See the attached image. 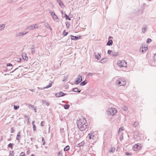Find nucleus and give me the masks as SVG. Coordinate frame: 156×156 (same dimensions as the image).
<instances>
[{
    "label": "nucleus",
    "instance_id": "2",
    "mask_svg": "<svg viewBox=\"0 0 156 156\" xmlns=\"http://www.w3.org/2000/svg\"><path fill=\"white\" fill-rule=\"evenodd\" d=\"M117 84L119 86H124L126 84V81L124 78H119L116 81Z\"/></svg>",
    "mask_w": 156,
    "mask_h": 156
},
{
    "label": "nucleus",
    "instance_id": "29",
    "mask_svg": "<svg viewBox=\"0 0 156 156\" xmlns=\"http://www.w3.org/2000/svg\"><path fill=\"white\" fill-rule=\"evenodd\" d=\"M42 102L43 104H45L46 105H47L48 106L49 105V103L48 102L46 101L45 100H42Z\"/></svg>",
    "mask_w": 156,
    "mask_h": 156
},
{
    "label": "nucleus",
    "instance_id": "63",
    "mask_svg": "<svg viewBox=\"0 0 156 156\" xmlns=\"http://www.w3.org/2000/svg\"><path fill=\"white\" fill-rule=\"evenodd\" d=\"M30 153V151H29V150L27 152V154H29V153Z\"/></svg>",
    "mask_w": 156,
    "mask_h": 156
},
{
    "label": "nucleus",
    "instance_id": "18",
    "mask_svg": "<svg viewBox=\"0 0 156 156\" xmlns=\"http://www.w3.org/2000/svg\"><path fill=\"white\" fill-rule=\"evenodd\" d=\"M147 49V48L146 47L140 48V51L142 52H144Z\"/></svg>",
    "mask_w": 156,
    "mask_h": 156
},
{
    "label": "nucleus",
    "instance_id": "21",
    "mask_svg": "<svg viewBox=\"0 0 156 156\" xmlns=\"http://www.w3.org/2000/svg\"><path fill=\"white\" fill-rule=\"evenodd\" d=\"M73 92H78L80 93L81 92L80 90H79V89L77 88H75L73 89Z\"/></svg>",
    "mask_w": 156,
    "mask_h": 156
},
{
    "label": "nucleus",
    "instance_id": "36",
    "mask_svg": "<svg viewBox=\"0 0 156 156\" xmlns=\"http://www.w3.org/2000/svg\"><path fill=\"white\" fill-rule=\"evenodd\" d=\"M19 108V105H14V109L15 110H16L18 109Z\"/></svg>",
    "mask_w": 156,
    "mask_h": 156
},
{
    "label": "nucleus",
    "instance_id": "48",
    "mask_svg": "<svg viewBox=\"0 0 156 156\" xmlns=\"http://www.w3.org/2000/svg\"><path fill=\"white\" fill-rule=\"evenodd\" d=\"M42 141L43 143V145H44L45 144V141L44 139V137H42Z\"/></svg>",
    "mask_w": 156,
    "mask_h": 156
},
{
    "label": "nucleus",
    "instance_id": "51",
    "mask_svg": "<svg viewBox=\"0 0 156 156\" xmlns=\"http://www.w3.org/2000/svg\"><path fill=\"white\" fill-rule=\"evenodd\" d=\"M31 53L32 54H34L35 53V50H34V49H32Z\"/></svg>",
    "mask_w": 156,
    "mask_h": 156
},
{
    "label": "nucleus",
    "instance_id": "33",
    "mask_svg": "<svg viewBox=\"0 0 156 156\" xmlns=\"http://www.w3.org/2000/svg\"><path fill=\"white\" fill-rule=\"evenodd\" d=\"M84 144V141H83L81 142V143H80L78 145L79 146L81 147L83 146Z\"/></svg>",
    "mask_w": 156,
    "mask_h": 156
},
{
    "label": "nucleus",
    "instance_id": "50",
    "mask_svg": "<svg viewBox=\"0 0 156 156\" xmlns=\"http://www.w3.org/2000/svg\"><path fill=\"white\" fill-rule=\"evenodd\" d=\"M66 20H71V18H70L68 16H67V17H65Z\"/></svg>",
    "mask_w": 156,
    "mask_h": 156
},
{
    "label": "nucleus",
    "instance_id": "4",
    "mask_svg": "<svg viewBox=\"0 0 156 156\" xmlns=\"http://www.w3.org/2000/svg\"><path fill=\"white\" fill-rule=\"evenodd\" d=\"M117 64L120 67H126V62L123 60L118 61Z\"/></svg>",
    "mask_w": 156,
    "mask_h": 156
},
{
    "label": "nucleus",
    "instance_id": "16",
    "mask_svg": "<svg viewBox=\"0 0 156 156\" xmlns=\"http://www.w3.org/2000/svg\"><path fill=\"white\" fill-rule=\"evenodd\" d=\"M27 32H20L16 34V37H19L20 36H21L22 35H24L26 34H27Z\"/></svg>",
    "mask_w": 156,
    "mask_h": 156
},
{
    "label": "nucleus",
    "instance_id": "13",
    "mask_svg": "<svg viewBox=\"0 0 156 156\" xmlns=\"http://www.w3.org/2000/svg\"><path fill=\"white\" fill-rule=\"evenodd\" d=\"M119 55V53L118 51H112V55L114 57H116Z\"/></svg>",
    "mask_w": 156,
    "mask_h": 156
},
{
    "label": "nucleus",
    "instance_id": "7",
    "mask_svg": "<svg viewBox=\"0 0 156 156\" xmlns=\"http://www.w3.org/2000/svg\"><path fill=\"white\" fill-rule=\"evenodd\" d=\"M82 81V77L81 75H79L78 76V78L74 82L75 84H79Z\"/></svg>",
    "mask_w": 156,
    "mask_h": 156
},
{
    "label": "nucleus",
    "instance_id": "59",
    "mask_svg": "<svg viewBox=\"0 0 156 156\" xmlns=\"http://www.w3.org/2000/svg\"><path fill=\"white\" fill-rule=\"evenodd\" d=\"M35 121H32V124L33 126L35 125L34 124V123H35Z\"/></svg>",
    "mask_w": 156,
    "mask_h": 156
},
{
    "label": "nucleus",
    "instance_id": "43",
    "mask_svg": "<svg viewBox=\"0 0 156 156\" xmlns=\"http://www.w3.org/2000/svg\"><path fill=\"white\" fill-rule=\"evenodd\" d=\"M94 74V73H89L87 75V76H92Z\"/></svg>",
    "mask_w": 156,
    "mask_h": 156
},
{
    "label": "nucleus",
    "instance_id": "12",
    "mask_svg": "<svg viewBox=\"0 0 156 156\" xmlns=\"http://www.w3.org/2000/svg\"><path fill=\"white\" fill-rule=\"evenodd\" d=\"M23 58V60L25 61H27L28 59V57L27 55L25 53H23L22 54Z\"/></svg>",
    "mask_w": 156,
    "mask_h": 156
},
{
    "label": "nucleus",
    "instance_id": "5",
    "mask_svg": "<svg viewBox=\"0 0 156 156\" xmlns=\"http://www.w3.org/2000/svg\"><path fill=\"white\" fill-rule=\"evenodd\" d=\"M75 132L74 131L71 130L68 133V137L70 139L73 138L75 136Z\"/></svg>",
    "mask_w": 156,
    "mask_h": 156
},
{
    "label": "nucleus",
    "instance_id": "34",
    "mask_svg": "<svg viewBox=\"0 0 156 156\" xmlns=\"http://www.w3.org/2000/svg\"><path fill=\"white\" fill-rule=\"evenodd\" d=\"M66 28H69L70 25V23L68 22H66Z\"/></svg>",
    "mask_w": 156,
    "mask_h": 156
},
{
    "label": "nucleus",
    "instance_id": "44",
    "mask_svg": "<svg viewBox=\"0 0 156 156\" xmlns=\"http://www.w3.org/2000/svg\"><path fill=\"white\" fill-rule=\"evenodd\" d=\"M20 156H25V154L24 152H22L20 154Z\"/></svg>",
    "mask_w": 156,
    "mask_h": 156
},
{
    "label": "nucleus",
    "instance_id": "10",
    "mask_svg": "<svg viewBox=\"0 0 156 156\" xmlns=\"http://www.w3.org/2000/svg\"><path fill=\"white\" fill-rule=\"evenodd\" d=\"M49 12L51 14V15L52 18L54 19V20L58 19V17L57 16L55 15V13L53 12L52 11L50 10L49 11Z\"/></svg>",
    "mask_w": 156,
    "mask_h": 156
},
{
    "label": "nucleus",
    "instance_id": "22",
    "mask_svg": "<svg viewBox=\"0 0 156 156\" xmlns=\"http://www.w3.org/2000/svg\"><path fill=\"white\" fill-rule=\"evenodd\" d=\"M5 25L4 24H0V31L5 27Z\"/></svg>",
    "mask_w": 156,
    "mask_h": 156
},
{
    "label": "nucleus",
    "instance_id": "42",
    "mask_svg": "<svg viewBox=\"0 0 156 156\" xmlns=\"http://www.w3.org/2000/svg\"><path fill=\"white\" fill-rule=\"evenodd\" d=\"M151 40L150 38H148L147 40V43H149L151 41Z\"/></svg>",
    "mask_w": 156,
    "mask_h": 156
},
{
    "label": "nucleus",
    "instance_id": "55",
    "mask_svg": "<svg viewBox=\"0 0 156 156\" xmlns=\"http://www.w3.org/2000/svg\"><path fill=\"white\" fill-rule=\"evenodd\" d=\"M33 129L34 131H35L36 130V126L35 125L33 126Z\"/></svg>",
    "mask_w": 156,
    "mask_h": 156
},
{
    "label": "nucleus",
    "instance_id": "56",
    "mask_svg": "<svg viewBox=\"0 0 156 156\" xmlns=\"http://www.w3.org/2000/svg\"><path fill=\"white\" fill-rule=\"evenodd\" d=\"M89 139H90L91 138V136H92V135H91L90 134H89L88 135Z\"/></svg>",
    "mask_w": 156,
    "mask_h": 156
},
{
    "label": "nucleus",
    "instance_id": "58",
    "mask_svg": "<svg viewBox=\"0 0 156 156\" xmlns=\"http://www.w3.org/2000/svg\"><path fill=\"white\" fill-rule=\"evenodd\" d=\"M29 90H30L32 92H34L35 91V89H29Z\"/></svg>",
    "mask_w": 156,
    "mask_h": 156
},
{
    "label": "nucleus",
    "instance_id": "46",
    "mask_svg": "<svg viewBox=\"0 0 156 156\" xmlns=\"http://www.w3.org/2000/svg\"><path fill=\"white\" fill-rule=\"evenodd\" d=\"M138 145L137 144H136L134 147H133V148L134 149L135 148H136V149H138Z\"/></svg>",
    "mask_w": 156,
    "mask_h": 156
},
{
    "label": "nucleus",
    "instance_id": "39",
    "mask_svg": "<svg viewBox=\"0 0 156 156\" xmlns=\"http://www.w3.org/2000/svg\"><path fill=\"white\" fill-rule=\"evenodd\" d=\"M146 27H143L142 28V32L143 33H144L146 31Z\"/></svg>",
    "mask_w": 156,
    "mask_h": 156
},
{
    "label": "nucleus",
    "instance_id": "15",
    "mask_svg": "<svg viewBox=\"0 0 156 156\" xmlns=\"http://www.w3.org/2000/svg\"><path fill=\"white\" fill-rule=\"evenodd\" d=\"M29 29L30 30H34L35 29V27L33 25H32L28 26L26 29Z\"/></svg>",
    "mask_w": 156,
    "mask_h": 156
},
{
    "label": "nucleus",
    "instance_id": "6",
    "mask_svg": "<svg viewBox=\"0 0 156 156\" xmlns=\"http://www.w3.org/2000/svg\"><path fill=\"white\" fill-rule=\"evenodd\" d=\"M113 38V37L111 36H109L108 37V41L106 45L110 46L112 45L113 44L112 39Z\"/></svg>",
    "mask_w": 156,
    "mask_h": 156
},
{
    "label": "nucleus",
    "instance_id": "52",
    "mask_svg": "<svg viewBox=\"0 0 156 156\" xmlns=\"http://www.w3.org/2000/svg\"><path fill=\"white\" fill-rule=\"evenodd\" d=\"M28 106L29 107V108H30L31 107V108H34V105H29Z\"/></svg>",
    "mask_w": 156,
    "mask_h": 156
},
{
    "label": "nucleus",
    "instance_id": "61",
    "mask_svg": "<svg viewBox=\"0 0 156 156\" xmlns=\"http://www.w3.org/2000/svg\"><path fill=\"white\" fill-rule=\"evenodd\" d=\"M18 68H17L16 69H15L12 72H11L10 73H13L14 71H16V69H18Z\"/></svg>",
    "mask_w": 156,
    "mask_h": 156
},
{
    "label": "nucleus",
    "instance_id": "54",
    "mask_svg": "<svg viewBox=\"0 0 156 156\" xmlns=\"http://www.w3.org/2000/svg\"><path fill=\"white\" fill-rule=\"evenodd\" d=\"M33 25H34V26H35V29L37 28L38 27V25L37 24H34Z\"/></svg>",
    "mask_w": 156,
    "mask_h": 156
},
{
    "label": "nucleus",
    "instance_id": "20",
    "mask_svg": "<svg viewBox=\"0 0 156 156\" xmlns=\"http://www.w3.org/2000/svg\"><path fill=\"white\" fill-rule=\"evenodd\" d=\"M20 136V132H19L16 136V140H18V142H19L20 140V138H19V137Z\"/></svg>",
    "mask_w": 156,
    "mask_h": 156
},
{
    "label": "nucleus",
    "instance_id": "35",
    "mask_svg": "<svg viewBox=\"0 0 156 156\" xmlns=\"http://www.w3.org/2000/svg\"><path fill=\"white\" fill-rule=\"evenodd\" d=\"M68 34V32H66L65 30H64L63 33V34L64 36H66Z\"/></svg>",
    "mask_w": 156,
    "mask_h": 156
},
{
    "label": "nucleus",
    "instance_id": "30",
    "mask_svg": "<svg viewBox=\"0 0 156 156\" xmlns=\"http://www.w3.org/2000/svg\"><path fill=\"white\" fill-rule=\"evenodd\" d=\"M14 151H10L9 156H14Z\"/></svg>",
    "mask_w": 156,
    "mask_h": 156
},
{
    "label": "nucleus",
    "instance_id": "17",
    "mask_svg": "<svg viewBox=\"0 0 156 156\" xmlns=\"http://www.w3.org/2000/svg\"><path fill=\"white\" fill-rule=\"evenodd\" d=\"M94 55L96 59L99 60L101 58V54L98 53L97 55H96L95 53H94Z\"/></svg>",
    "mask_w": 156,
    "mask_h": 156
},
{
    "label": "nucleus",
    "instance_id": "11",
    "mask_svg": "<svg viewBox=\"0 0 156 156\" xmlns=\"http://www.w3.org/2000/svg\"><path fill=\"white\" fill-rule=\"evenodd\" d=\"M108 60V58L107 57L103 58L100 61V62L101 63H104L107 62Z\"/></svg>",
    "mask_w": 156,
    "mask_h": 156
},
{
    "label": "nucleus",
    "instance_id": "26",
    "mask_svg": "<svg viewBox=\"0 0 156 156\" xmlns=\"http://www.w3.org/2000/svg\"><path fill=\"white\" fill-rule=\"evenodd\" d=\"M69 145H67L66 146V147H65V148L64 149V151H68L69 150Z\"/></svg>",
    "mask_w": 156,
    "mask_h": 156
},
{
    "label": "nucleus",
    "instance_id": "49",
    "mask_svg": "<svg viewBox=\"0 0 156 156\" xmlns=\"http://www.w3.org/2000/svg\"><path fill=\"white\" fill-rule=\"evenodd\" d=\"M15 131V130L13 128H11V133H13Z\"/></svg>",
    "mask_w": 156,
    "mask_h": 156
},
{
    "label": "nucleus",
    "instance_id": "40",
    "mask_svg": "<svg viewBox=\"0 0 156 156\" xmlns=\"http://www.w3.org/2000/svg\"><path fill=\"white\" fill-rule=\"evenodd\" d=\"M124 130V127L123 126H121L119 129V131H122Z\"/></svg>",
    "mask_w": 156,
    "mask_h": 156
},
{
    "label": "nucleus",
    "instance_id": "23",
    "mask_svg": "<svg viewBox=\"0 0 156 156\" xmlns=\"http://www.w3.org/2000/svg\"><path fill=\"white\" fill-rule=\"evenodd\" d=\"M45 26L48 29H49L51 30H52V29L48 23H45Z\"/></svg>",
    "mask_w": 156,
    "mask_h": 156
},
{
    "label": "nucleus",
    "instance_id": "60",
    "mask_svg": "<svg viewBox=\"0 0 156 156\" xmlns=\"http://www.w3.org/2000/svg\"><path fill=\"white\" fill-rule=\"evenodd\" d=\"M153 58L155 59V60H156V54L154 55Z\"/></svg>",
    "mask_w": 156,
    "mask_h": 156
},
{
    "label": "nucleus",
    "instance_id": "64",
    "mask_svg": "<svg viewBox=\"0 0 156 156\" xmlns=\"http://www.w3.org/2000/svg\"><path fill=\"white\" fill-rule=\"evenodd\" d=\"M33 109L34 110V112H36V108H33Z\"/></svg>",
    "mask_w": 156,
    "mask_h": 156
},
{
    "label": "nucleus",
    "instance_id": "41",
    "mask_svg": "<svg viewBox=\"0 0 156 156\" xmlns=\"http://www.w3.org/2000/svg\"><path fill=\"white\" fill-rule=\"evenodd\" d=\"M112 51H111V50H109L108 51L107 53L108 54H109V55H112Z\"/></svg>",
    "mask_w": 156,
    "mask_h": 156
},
{
    "label": "nucleus",
    "instance_id": "27",
    "mask_svg": "<svg viewBox=\"0 0 156 156\" xmlns=\"http://www.w3.org/2000/svg\"><path fill=\"white\" fill-rule=\"evenodd\" d=\"M69 105L68 104L65 105H64V108L66 109H67L69 108Z\"/></svg>",
    "mask_w": 156,
    "mask_h": 156
},
{
    "label": "nucleus",
    "instance_id": "9",
    "mask_svg": "<svg viewBox=\"0 0 156 156\" xmlns=\"http://www.w3.org/2000/svg\"><path fill=\"white\" fill-rule=\"evenodd\" d=\"M66 95V94L63 93L62 92H60L59 93H56L55 95L57 97H60Z\"/></svg>",
    "mask_w": 156,
    "mask_h": 156
},
{
    "label": "nucleus",
    "instance_id": "28",
    "mask_svg": "<svg viewBox=\"0 0 156 156\" xmlns=\"http://www.w3.org/2000/svg\"><path fill=\"white\" fill-rule=\"evenodd\" d=\"M15 60L17 61L18 62H20L21 61V59L20 58H15Z\"/></svg>",
    "mask_w": 156,
    "mask_h": 156
},
{
    "label": "nucleus",
    "instance_id": "37",
    "mask_svg": "<svg viewBox=\"0 0 156 156\" xmlns=\"http://www.w3.org/2000/svg\"><path fill=\"white\" fill-rule=\"evenodd\" d=\"M13 144L10 143L8 145V147L11 148V149H12L13 147Z\"/></svg>",
    "mask_w": 156,
    "mask_h": 156
},
{
    "label": "nucleus",
    "instance_id": "38",
    "mask_svg": "<svg viewBox=\"0 0 156 156\" xmlns=\"http://www.w3.org/2000/svg\"><path fill=\"white\" fill-rule=\"evenodd\" d=\"M7 66H9L11 68V69H12V65L11 63H9L7 65Z\"/></svg>",
    "mask_w": 156,
    "mask_h": 156
},
{
    "label": "nucleus",
    "instance_id": "57",
    "mask_svg": "<svg viewBox=\"0 0 156 156\" xmlns=\"http://www.w3.org/2000/svg\"><path fill=\"white\" fill-rule=\"evenodd\" d=\"M44 123V122L42 121L41 122V126H44V125H43V123Z\"/></svg>",
    "mask_w": 156,
    "mask_h": 156
},
{
    "label": "nucleus",
    "instance_id": "8",
    "mask_svg": "<svg viewBox=\"0 0 156 156\" xmlns=\"http://www.w3.org/2000/svg\"><path fill=\"white\" fill-rule=\"evenodd\" d=\"M149 63L151 66H155L156 65V60L153 58L149 61Z\"/></svg>",
    "mask_w": 156,
    "mask_h": 156
},
{
    "label": "nucleus",
    "instance_id": "3",
    "mask_svg": "<svg viewBox=\"0 0 156 156\" xmlns=\"http://www.w3.org/2000/svg\"><path fill=\"white\" fill-rule=\"evenodd\" d=\"M117 112V110L114 108H109L107 111V113L109 115L113 116Z\"/></svg>",
    "mask_w": 156,
    "mask_h": 156
},
{
    "label": "nucleus",
    "instance_id": "32",
    "mask_svg": "<svg viewBox=\"0 0 156 156\" xmlns=\"http://www.w3.org/2000/svg\"><path fill=\"white\" fill-rule=\"evenodd\" d=\"M115 148L114 147L112 148L109 151L110 153H113L115 151Z\"/></svg>",
    "mask_w": 156,
    "mask_h": 156
},
{
    "label": "nucleus",
    "instance_id": "24",
    "mask_svg": "<svg viewBox=\"0 0 156 156\" xmlns=\"http://www.w3.org/2000/svg\"><path fill=\"white\" fill-rule=\"evenodd\" d=\"M87 83L85 80L81 82L80 84V85L81 86H83L85 85Z\"/></svg>",
    "mask_w": 156,
    "mask_h": 156
},
{
    "label": "nucleus",
    "instance_id": "1",
    "mask_svg": "<svg viewBox=\"0 0 156 156\" xmlns=\"http://www.w3.org/2000/svg\"><path fill=\"white\" fill-rule=\"evenodd\" d=\"M78 129L81 131L85 130L87 127V124L85 118H82L77 121Z\"/></svg>",
    "mask_w": 156,
    "mask_h": 156
},
{
    "label": "nucleus",
    "instance_id": "62",
    "mask_svg": "<svg viewBox=\"0 0 156 156\" xmlns=\"http://www.w3.org/2000/svg\"><path fill=\"white\" fill-rule=\"evenodd\" d=\"M56 0L57 1V2L58 3L61 2V0Z\"/></svg>",
    "mask_w": 156,
    "mask_h": 156
},
{
    "label": "nucleus",
    "instance_id": "14",
    "mask_svg": "<svg viewBox=\"0 0 156 156\" xmlns=\"http://www.w3.org/2000/svg\"><path fill=\"white\" fill-rule=\"evenodd\" d=\"M52 82H51V83H49V85L47 86L46 87H43V88H39L38 87V88L39 89H41V90H43V89H44L49 88L51 87L52 86Z\"/></svg>",
    "mask_w": 156,
    "mask_h": 156
},
{
    "label": "nucleus",
    "instance_id": "45",
    "mask_svg": "<svg viewBox=\"0 0 156 156\" xmlns=\"http://www.w3.org/2000/svg\"><path fill=\"white\" fill-rule=\"evenodd\" d=\"M59 4L60 6L62 8L63 6L64 5L63 3L62 2H61L59 3Z\"/></svg>",
    "mask_w": 156,
    "mask_h": 156
},
{
    "label": "nucleus",
    "instance_id": "25",
    "mask_svg": "<svg viewBox=\"0 0 156 156\" xmlns=\"http://www.w3.org/2000/svg\"><path fill=\"white\" fill-rule=\"evenodd\" d=\"M57 156H63V152L62 150L58 152Z\"/></svg>",
    "mask_w": 156,
    "mask_h": 156
},
{
    "label": "nucleus",
    "instance_id": "53",
    "mask_svg": "<svg viewBox=\"0 0 156 156\" xmlns=\"http://www.w3.org/2000/svg\"><path fill=\"white\" fill-rule=\"evenodd\" d=\"M125 154L126 155H132V154L130 153H129L127 152H126Z\"/></svg>",
    "mask_w": 156,
    "mask_h": 156
},
{
    "label": "nucleus",
    "instance_id": "31",
    "mask_svg": "<svg viewBox=\"0 0 156 156\" xmlns=\"http://www.w3.org/2000/svg\"><path fill=\"white\" fill-rule=\"evenodd\" d=\"M139 122H134V123H133V126L134 127H136V126H137L138 125Z\"/></svg>",
    "mask_w": 156,
    "mask_h": 156
},
{
    "label": "nucleus",
    "instance_id": "47",
    "mask_svg": "<svg viewBox=\"0 0 156 156\" xmlns=\"http://www.w3.org/2000/svg\"><path fill=\"white\" fill-rule=\"evenodd\" d=\"M123 110L125 111H126L128 110V108L124 106L123 108Z\"/></svg>",
    "mask_w": 156,
    "mask_h": 156
},
{
    "label": "nucleus",
    "instance_id": "19",
    "mask_svg": "<svg viewBox=\"0 0 156 156\" xmlns=\"http://www.w3.org/2000/svg\"><path fill=\"white\" fill-rule=\"evenodd\" d=\"M71 39L72 40H78L79 38L78 37L76 36H74L73 35H71Z\"/></svg>",
    "mask_w": 156,
    "mask_h": 156
}]
</instances>
